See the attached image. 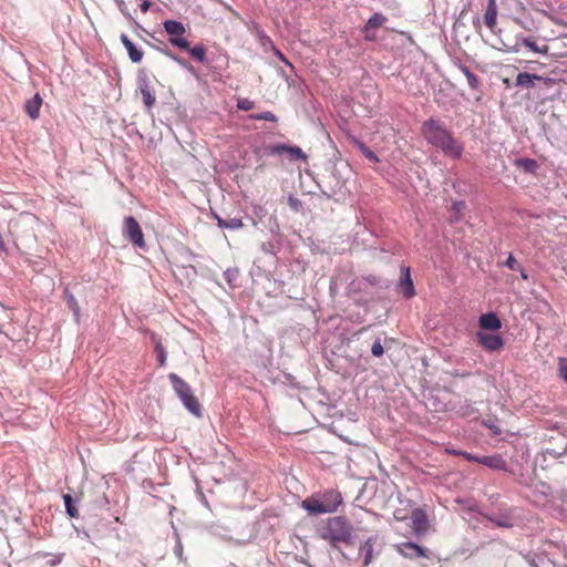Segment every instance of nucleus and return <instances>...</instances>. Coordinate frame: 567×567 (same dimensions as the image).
Instances as JSON below:
<instances>
[{
	"label": "nucleus",
	"mask_w": 567,
	"mask_h": 567,
	"mask_svg": "<svg viewBox=\"0 0 567 567\" xmlns=\"http://www.w3.org/2000/svg\"><path fill=\"white\" fill-rule=\"evenodd\" d=\"M424 140L433 147L440 150L444 156L458 159L464 152L463 143L454 137L453 133L440 121L426 120L421 127Z\"/></svg>",
	"instance_id": "obj_1"
},
{
	"label": "nucleus",
	"mask_w": 567,
	"mask_h": 567,
	"mask_svg": "<svg viewBox=\"0 0 567 567\" xmlns=\"http://www.w3.org/2000/svg\"><path fill=\"white\" fill-rule=\"evenodd\" d=\"M352 532V526L346 517L334 516L327 519L326 524L319 530V536L336 548L340 543L350 545Z\"/></svg>",
	"instance_id": "obj_2"
},
{
	"label": "nucleus",
	"mask_w": 567,
	"mask_h": 567,
	"mask_svg": "<svg viewBox=\"0 0 567 567\" xmlns=\"http://www.w3.org/2000/svg\"><path fill=\"white\" fill-rule=\"evenodd\" d=\"M168 379L173 385L174 391L179 396L185 408L198 416L200 414V404L196 396L193 394L190 386L176 373H171Z\"/></svg>",
	"instance_id": "obj_3"
},
{
	"label": "nucleus",
	"mask_w": 567,
	"mask_h": 567,
	"mask_svg": "<svg viewBox=\"0 0 567 567\" xmlns=\"http://www.w3.org/2000/svg\"><path fill=\"white\" fill-rule=\"evenodd\" d=\"M163 27L165 32L169 35L168 41L173 47L181 50L189 49V42L184 38L186 28L182 22L177 20H165Z\"/></svg>",
	"instance_id": "obj_4"
},
{
	"label": "nucleus",
	"mask_w": 567,
	"mask_h": 567,
	"mask_svg": "<svg viewBox=\"0 0 567 567\" xmlns=\"http://www.w3.org/2000/svg\"><path fill=\"white\" fill-rule=\"evenodd\" d=\"M123 236L135 247L146 248L143 230L138 221L133 217H125L123 223Z\"/></svg>",
	"instance_id": "obj_5"
},
{
	"label": "nucleus",
	"mask_w": 567,
	"mask_h": 567,
	"mask_svg": "<svg viewBox=\"0 0 567 567\" xmlns=\"http://www.w3.org/2000/svg\"><path fill=\"white\" fill-rule=\"evenodd\" d=\"M412 529L414 534L420 537L425 535L430 529V523L426 513L416 508L411 514Z\"/></svg>",
	"instance_id": "obj_6"
},
{
	"label": "nucleus",
	"mask_w": 567,
	"mask_h": 567,
	"mask_svg": "<svg viewBox=\"0 0 567 567\" xmlns=\"http://www.w3.org/2000/svg\"><path fill=\"white\" fill-rule=\"evenodd\" d=\"M324 514L334 513L342 503V496L339 492L328 489L320 496Z\"/></svg>",
	"instance_id": "obj_7"
},
{
	"label": "nucleus",
	"mask_w": 567,
	"mask_h": 567,
	"mask_svg": "<svg viewBox=\"0 0 567 567\" xmlns=\"http://www.w3.org/2000/svg\"><path fill=\"white\" fill-rule=\"evenodd\" d=\"M535 81H539L545 83L546 85L553 84V79L546 78L543 75L528 73V72H520L516 76V86L520 87H533L535 85Z\"/></svg>",
	"instance_id": "obj_8"
},
{
	"label": "nucleus",
	"mask_w": 567,
	"mask_h": 567,
	"mask_svg": "<svg viewBox=\"0 0 567 567\" xmlns=\"http://www.w3.org/2000/svg\"><path fill=\"white\" fill-rule=\"evenodd\" d=\"M395 549L399 554L410 559L416 557H427L425 549L412 542L398 544Z\"/></svg>",
	"instance_id": "obj_9"
},
{
	"label": "nucleus",
	"mask_w": 567,
	"mask_h": 567,
	"mask_svg": "<svg viewBox=\"0 0 567 567\" xmlns=\"http://www.w3.org/2000/svg\"><path fill=\"white\" fill-rule=\"evenodd\" d=\"M477 339L480 344L487 351H497L504 346V341L498 334L477 332Z\"/></svg>",
	"instance_id": "obj_10"
},
{
	"label": "nucleus",
	"mask_w": 567,
	"mask_h": 567,
	"mask_svg": "<svg viewBox=\"0 0 567 567\" xmlns=\"http://www.w3.org/2000/svg\"><path fill=\"white\" fill-rule=\"evenodd\" d=\"M519 45H524L525 48L529 49L534 53L544 54V55L547 54L549 51L548 45H545V44L538 45L536 39L532 35L522 38L511 50L513 52H518Z\"/></svg>",
	"instance_id": "obj_11"
},
{
	"label": "nucleus",
	"mask_w": 567,
	"mask_h": 567,
	"mask_svg": "<svg viewBox=\"0 0 567 567\" xmlns=\"http://www.w3.org/2000/svg\"><path fill=\"white\" fill-rule=\"evenodd\" d=\"M386 17L382 13H374L365 23L363 28L365 40L373 41L375 40V33H371V30H375L381 28L386 22Z\"/></svg>",
	"instance_id": "obj_12"
},
{
	"label": "nucleus",
	"mask_w": 567,
	"mask_h": 567,
	"mask_svg": "<svg viewBox=\"0 0 567 567\" xmlns=\"http://www.w3.org/2000/svg\"><path fill=\"white\" fill-rule=\"evenodd\" d=\"M43 104V100L39 93H35L32 97L24 102L23 109L27 115L31 120H38L40 117V110Z\"/></svg>",
	"instance_id": "obj_13"
},
{
	"label": "nucleus",
	"mask_w": 567,
	"mask_h": 567,
	"mask_svg": "<svg viewBox=\"0 0 567 567\" xmlns=\"http://www.w3.org/2000/svg\"><path fill=\"white\" fill-rule=\"evenodd\" d=\"M120 39H121L122 44H123V45H124V48L126 49L127 54H128V56H130L131 61H132V62H134V63H138V62H141V61H142V59H143L144 52H143L141 49H138V48H137V47H136V45H135V44L130 40V38H128L126 34L122 33V34H121V37H120Z\"/></svg>",
	"instance_id": "obj_14"
},
{
	"label": "nucleus",
	"mask_w": 567,
	"mask_h": 567,
	"mask_svg": "<svg viewBox=\"0 0 567 567\" xmlns=\"http://www.w3.org/2000/svg\"><path fill=\"white\" fill-rule=\"evenodd\" d=\"M484 22L486 27L494 32L497 25V4L496 0H488L485 13H484Z\"/></svg>",
	"instance_id": "obj_15"
},
{
	"label": "nucleus",
	"mask_w": 567,
	"mask_h": 567,
	"mask_svg": "<svg viewBox=\"0 0 567 567\" xmlns=\"http://www.w3.org/2000/svg\"><path fill=\"white\" fill-rule=\"evenodd\" d=\"M140 92H141L144 105L148 110H151L155 105L156 97H155L154 92L152 91V89H151V86H150V84H148L146 79H142L141 80V82H140Z\"/></svg>",
	"instance_id": "obj_16"
},
{
	"label": "nucleus",
	"mask_w": 567,
	"mask_h": 567,
	"mask_svg": "<svg viewBox=\"0 0 567 567\" xmlns=\"http://www.w3.org/2000/svg\"><path fill=\"white\" fill-rule=\"evenodd\" d=\"M478 322H480V327L482 329L492 330V331H496V330L501 329V327H502V322H501L499 318L493 312L482 315L480 317Z\"/></svg>",
	"instance_id": "obj_17"
},
{
	"label": "nucleus",
	"mask_w": 567,
	"mask_h": 567,
	"mask_svg": "<svg viewBox=\"0 0 567 567\" xmlns=\"http://www.w3.org/2000/svg\"><path fill=\"white\" fill-rule=\"evenodd\" d=\"M480 464H483L493 470L506 471V461L501 455H486L481 456Z\"/></svg>",
	"instance_id": "obj_18"
},
{
	"label": "nucleus",
	"mask_w": 567,
	"mask_h": 567,
	"mask_svg": "<svg viewBox=\"0 0 567 567\" xmlns=\"http://www.w3.org/2000/svg\"><path fill=\"white\" fill-rule=\"evenodd\" d=\"M301 506L311 515L324 514V508L320 498L313 496L308 497L302 501Z\"/></svg>",
	"instance_id": "obj_19"
},
{
	"label": "nucleus",
	"mask_w": 567,
	"mask_h": 567,
	"mask_svg": "<svg viewBox=\"0 0 567 567\" xmlns=\"http://www.w3.org/2000/svg\"><path fill=\"white\" fill-rule=\"evenodd\" d=\"M402 271H403V277L401 279L402 292H403L404 297L409 299L415 295V290H414V286H413L412 279H411L410 268L403 267Z\"/></svg>",
	"instance_id": "obj_20"
},
{
	"label": "nucleus",
	"mask_w": 567,
	"mask_h": 567,
	"mask_svg": "<svg viewBox=\"0 0 567 567\" xmlns=\"http://www.w3.org/2000/svg\"><path fill=\"white\" fill-rule=\"evenodd\" d=\"M266 152L269 154H282L285 152L293 155V156H297V157H300V156H303V153L301 151V148L299 147H291V146H287L285 144H279V145H275V146H267L266 147Z\"/></svg>",
	"instance_id": "obj_21"
},
{
	"label": "nucleus",
	"mask_w": 567,
	"mask_h": 567,
	"mask_svg": "<svg viewBox=\"0 0 567 567\" xmlns=\"http://www.w3.org/2000/svg\"><path fill=\"white\" fill-rule=\"evenodd\" d=\"M375 539L369 537L360 547V551L364 554L363 565L368 566L373 559V545Z\"/></svg>",
	"instance_id": "obj_22"
},
{
	"label": "nucleus",
	"mask_w": 567,
	"mask_h": 567,
	"mask_svg": "<svg viewBox=\"0 0 567 567\" xmlns=\"http://www.w3.org/2000/svg\"><path fill=\"white\" fill-rule=\"evenodd\" d=\"M217 225L220 228H227V229H239L244 226V223L240 218L234 217L229 219H223L219 216H216Z\"/></svg>",
	"instance_id": "obj_23"
},
{
	"label": "nucleus",
	"mask_w": 567,
	"mask_h": 567,
	"mask_svg": "<svg viewBox=\"0 0 567 567\" xmlns=\"http://www.w3.org/2000/svg\"><path fill=\"white\" fill-rule=\"evenodd\" d=\"M62 498H63V502H64L66 514L71 518L79 517V512H78V508L74 505L72 496L70 494H63Z\"/></svg>",
	"instance_id": "obj_24"
},
{
	"label": "nucleus",
	"mask_w": 567,
	"mask_h": 567,
	"mask_svg": "<svg viewBox=\"0 0 567 567\" xmlns=\"http://www.w3.org/2000/svg\"><path fill=\"white\" fill-rule=\"evenodd\" d=\"M190 56L197 61V62H204L206 59V49L202 44H197L193 48L189 47L188 50H186Z\"/></svg>",
	"instance_id": "obj_25"
},
{
	"label": "nucleus",
	"mask_w": 567,
	"mask_h": 567,
	"mask_svg": "<svg viewBox=\"0 0 567 567\" xmlns=\"http://www.w3.org/2000/svg\"><path fill=\"white\" fill-rule=\"evenodd\" d=\"M460 69L463 72V74L465 75L470 87L473 90H476L480 84L477 75H475L472 71H470V69L467 66L462 65Z\"/></svg>",
	"instance_id": "obj_26"
},
{
	"label": "nucleus",
	"mask_w": 567,
	"mask_h": 567,
	"mask_svg": "<svg viewBox=\"0 0 567 567\" xmlns=\"http://www.w3.org/2000/svg\"><path fill=\"white\" fill-rule=\"evenodd\" d=\"M153 340L155 341V351L157 353V361L161 367H164L166 364V350L162 342L157 340L155 337H153Z\"/></svg>",
	"instance_id": "obj_27"
},
{
	"label": "nucleus",
	"mask_w": 567,
	"mask_h": 567,
	"mask_svg": "<svg viewBox=\"0 0 567 567\" xmlns=\"http://www.w3.org/2000/svg\"><path fill=\"white\" fill-rule=\"evenodd\" d=\"M66 303H68V307L70 308V310H72V312L75 317V321L79 322L80 321V306H79L78 300L75 299V297L73 295H69L66 298Z\"/></svg>",
	"instance_id": "obj_28"
},
{
	"label": "nucleus",
	"mask_w": 567,
	"mask_h": 567,
	"mask_svg": "<svg viewBox=\"0 0 567 567\" xmlns=\"http://www.w3.org/2000/svg\"><path fill=\"white\" fill-rule=\"evenodd\" d=\"M169 59H172L173 61L177 62L179 65H182L183 68L189 70V71H193L194 68L183 58L172 53L171 51H165L164 52Z\"/></svg>",
	"instance_id": "obj_29"
},
{
	"label": "nucleus",
	"mask_w": 567,
	"mask_h": 567,
	"mask_svg": "<svg viewBox=\"0 0 567 567\" xmlns=\"http://www.w3.org/2000/svg\"><path fill=\"white\" fill-rule=\"evenodd\" d=\"M250 118L258 120V121H270V122L277 121V116L272 112H269V111L262 112L259 114H252V115H250Z\"/></svg>",
	"instance_id": "obj_30"
},
{
	"label": "nucleus",
	"mask_w": 567,
	"mask_h": 567,
	"mask_svg": "<svg viewBox=\"0 0 567 567\" xmlns=\"http://www.w3.org/2000/svg\"><path fill=\"white\" fill-rule=\"evenodd\" d=\"M558 377L567 383V358L558 360Z\"/></svg>",
	"instance_id": "obj_31"
},
{
	"label": "nucleus",
	"mask_w": 567,
	"mask_h": 567,
	"mask_svg": "<svg viewBox=\"0 0 567 567\" xmlns=\"http://www.w3.org/2000/svg\"><path fill=\"white\" fill-rule=\"evenodd\" d=\"M517 164L527 172H533L537 166L536 161L532 158L519 159Z\"/></svg>",
	"instance_id": "obj_32"
},
{
	"label": "nucleus",
	"mask_w": 567,
	"mask_h": 567,
	"mask_svg": "<svg viewBox=\"0 0 567 567\" xmlns=\"http://www.w3.org/2000/svg\"><path fill=\"white\" fill-rule=\"evenodd\" d=\"M359 148L361 150L362 154L372 162H379L378 156L364 144L360 143Z\"/></svg>",
	"instance_id": "obj_33"
},
{
	"label": "nucleus",
	"mask_w": 567,
	"mask_h": 567,
	"mask_svg": "<svg viewBox=\"0 0 567 567\" xmlns=\"http://www.w3.org/2000/svg\"><path fill=\"white\" fill-rule=\"evenodd\" d=\"M371 352L374 357H381L383 354L384 349L380 340L374 341L371 348Z\"/></svg>",
	"instance_id": "obj_34"
},
{
	"label": "nucleus",
	"mask_w": 567,
	"mask_h": 567,
	"mask_svg": "<svg viewBox=\"0 0 567 567\" xmlns=\"http://www.w3.org/2000/svg\"><path fill=\"white\" fill-rule=\"evenodd\" d=\"M451 453H452V454H455V455H461V456H463V457H464L465 460H467V461L476 462V463H478V464H480V458H481V457H480V456H476V455H473V454H471V453H468V452H456V451H453V452H451Z\"/></svg>",
	"instance_id": "obj_35"
},
{
	"label": "nucleus",
	"mask_w": 567,
	"mask_h": 567,
	"mask_svg": "<svg viewBox=\"0 0 567 567\" xmlns=\"http://www.w3.org/2000/svg\"><path fill=\"white\" fill-rule=\"evenodd\" d=\"M548 19L556 25H560V27H564V28H567V20L560 18V17H557L555 14H548Z\"/></svg>",
	"instance_id": "obj_36"
},
{
	"label": "nucleus",
	"mask_w": 567,
	"mask_h": 567,
	"mask_svg": "<svg viewBox=\"0 0 567 567\" xmlns=\"http://www.w3.org/2000/svg\"><path fill=\"white\" fill-rule=\"evenodd\" d=\"M505 266L512 270L519 269L518 262L512 254H509L507 260L505 261Z\"/></svg>",
	"instance_id": "obj_37"
},
{
	"label": "nucleus",
	"mask_w": 567,
	"mask_h": 567,
	"mask_svg": "<svg viewBox=\"0 0 567 567\" xmlns=\"http://www.w3.org/2000/svg\"><path fill=\"white\" fill-rule=\"evenodd\" d=\"M237 106L240 110L248 111V110L252 109L254 103L251 101L247 100V99H244V100H239L238 101Z\"/></svg>",
	"instance_id": "obj_38"
},
{
	"label": "nucleus",
	"mask_w": 567,
	"mask_h": 567,
	"mask_svg": "<svg viewBox=\"0 0 567 567\" xmlns=\"http://www.w3.org/2000/svg\"><path fill=\"white\" fill-rule=\"evenodd\" d=\"M151 6H152V3H151V1H150V0H144V1L141 3V11H142L143 13H146V12L150 10Z\"/></svg>",
	"instance_id": "obj_39"
},
{
	"label": "nucleus",
	"mask_w": 567,
	"mask_h": 567,
	"mask_svg": "<svg viewBox=\"0 0 567 567\" xmlns=\"http://www.w3.org/2000/svg\"><path fill=\"white\" fill-rule=\"evenodd\" d=\"M464 208H465V203H464V202H455V203L453 204V209H454L455 212H457V213H458V212H461V210H462V209H464Z\"/></svg>",
	"instance_id": "obj_40"
},
{
	"label": "nucleus",
	"mask_w": 567,
	"mask_h": 567,
	"mask_svg": "<svg viewBox=\"0 0 567 567\" xmlns=\"http://www.w3.org/2000/svg\"><path fill=\"white\" fill-rule=\"evenodd\" d=\"M488 429L496 435L501 434V429L496 425H487Z\"/></svg>",
	"instance_id": "obj_41"
},
{
	"label": "nucleus",
	"mask_w": 567,
	"mask_h": 567,
	"mask_svg": "<svg viewBox=\"0 0 567 567\" xmlns=\"http://www.w3.org/2000/svg\"><path fill=\"white\" fill-rule=\"evenodd\" d=\"M118 7H120V10H121L124 14H127V13H126V6H125V3H124V1H123V0H120V1H118Z\"/></svg>",
	"instance_id": "obj_42"
},
{
	"label": "nucleus",
	"mask_w": 567,
	"mask_h": 567,
	"mask_svg": "<svg viewBox=\"0 0 567 567\" xmlns=\"http://www.w3.org/2000/svg\"><path fill=\"white\" fill-rule=\"evenodd\" d=\"M518 270L520 271V276H522V278H523L524 280H527V279H528V275H527V272H526L523 268H520V267H519V269H518Z\"/></svg>",
	"instance_id": "obj_43"
},
{
	"label": "nucleus",
	"mask_w": 567,
	"mask_h": 567,
	"mask_svg": "<svg viewBox=\"0 0 567 567\" xmlns=\"http://www.w3.org/2000/svg\"><path fill=\"white\" fill-rule=\"evenodd\" d=\"M474 24L477 25L478 28L481 27V20L480 18H477L475 21H474Z\"/></svg>",
	"instance_id": "obj_44"
},
{
	"label": "nucleus",
	"mask_w": 567,
	"mask_h": 567,
	"mask_svg": "<svg viewBox=\"0 0 567 567\" xmlns=\"http://www.w3.org/2000/svg\"><path fill=\"white\" fill-rule=\"evenodd\" d=\"M278 55H279V58H280L284 62L288 63V62H287V60L285 59V56H284L280 52H278Z\"/></svg>",
	"instance_id": "obj_45"
},
{
	"label": "nucleus",
	"mask_w": 567,
	"mask_h": 567,
	"mask_svg": "<svg viewBox=\"0 0 567 567\" xmlns=\"http://www.w3.org/2000/svg\"><path fill=\"white\" fill-rule=\"evenodd\" d=\"M558 38H567V33H561L558 35Z\"/></svg>",
	"instance_id": "obj_46"
},
{
	"label": "nucleus",
	"mask_w": 567,
	"mask_h": 567,
	"mask_svg": "<svg viewBox=\"0 0 567 567\" xmlns=\"http://www.w3.org/2000/svg\"><path fill=\"white\" fill-rule=\"evenodd\" d=\"M372 284H377L375 277H373V280H371Z\"/></svg>",
	"instance_id": "obj_47"
}]
</instances>
